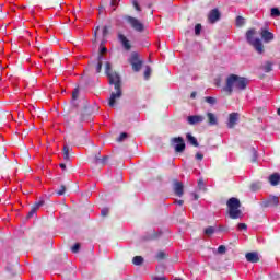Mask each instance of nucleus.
Instances as JSON below:
<instances>
[{
    "label": "nucleus",
    "instance_id": "f257e3e1",
    "mask_svg": "<svg viewBox=\"0 0 280 280\" xmlns=\"http://www.w3.org/2000/svg\"><path fill=\"white\" fill-rule=\"evenodd\" d=\"M105 73L109 80V84L114 85L115 90L109 96L108 106L115 108V106H117V100L121 98L124 95V92L121 91V77L119 73L113 72V67L108 61L105 63Z\"/></svg>",
    "mask_w": 280,
    "mask_h": 280
},
{
    "label": "nucleus",
    "instance_id": "f03ea898",
    "mask_svg": "<svg viewBox=\"0 0 280 280\" xmlns=\"http://www.w3.org/2000/svg\"><path fill=\"white\" fill-rule=\"evenodd\" d=\"M248 86V79L237 74H230L225 79V85L222 88L223 93L233 95V91H246Z\"/></svg>",
    "mask_w": 280,
    "mask_h": 280
},
{
    "label": "nucleus",
    "instance_id": "7ed1b4c3",
    "mask_svg": "<svg viewBox=\"0 0 280 280\" xmlns=\"http://www.w3.org/2000/svg\"><path fill=\"white\" fill-rule=\"evenodd\" d=\"M228 206V215L231 220H242L244 218V213L240 210L242 203L240 199L232 197L226 202Z\"/></svg>",
    "mask_w": 280,
    "mask_h": 280
},
{
    "label": "nucleus",
    "instance_id": "20e7f679",
    "mask_svg": "<svg viewBox=\"0 0 280 280\" xmlns=\"http://www.w3.org/2000/svg\"><path fill=\"white\" fill-rule=\"evenodd\" d=\"M255 34H257L255 28L248 30L246 32V40L249 45L254 47L257 54H264V43H261V39L259 38H254Z\"/></svg>",
    "mask_w": 280,
    "mask_h": 280
},
{
    "label": "nucleus",
    "instance_id": "39448f33",
    "mask_svg": "<svg viewBox=\"0 0 280 280\" xmlns=\"http://www.w3.org/2000/svg\"><path fill=\"white\" fill-rule=\"evenodd\" d=\"M128 62L131 65L132 71H135L136 73H139V71H141V68L143 67V60L139 58V52L137 51L131 52Z\"/></svg>",
    "mask_w": 280,
    "mask_h": 280
},
{
    "label": "nucleus",
    "instance_id": "423d86ee",
    "mask_svg": "<svg viewBox=\"0 0 280 280\" xmlns=\"http://www.w3.org/2000/svg\"><path fill=\"white\" fill-rule=\"evenodd\" d=\"M124 21H126L135 32H143L145 30V26L141 21H139L137 18H132L130 15H125Z\"/></svg>",
    "mask_w": 280,
    "mask_h": 280
},
{
    "label": "nucleus",
    "instance_id": "0eeeda50",
    "mask_svg": "<svg viewBox=\"0 0 280 280\" xmlns=\"http://www.w3.org/2000/svg\"><path fill=\"white\" fill-rule=\"evenodd\" d=\"M80 97V88H75L72 92V102L71 105L65 106V113L68 115H71L72 110H75L78 108V105L75 104V100Z\"/></svg>",
    "mask_w": 280,
    "mask_h": 280
},
{
    "label": "nucleus",
    "instance_id": "6e6552de",
    "mask_svg": "<svg viewBox=\"0 0 280 280\" xmlns=\"http://www.w3.org/2000/svg\"><path fill=\"white\" fill-rule=\"evenodd\" d=\"M261 207H279V197L270 195L267 199L261 202Z\"/></svg>",
    "mask_w": 280,
    "mask_h": 280
},
{
    "label": "nucleus",
    "instance_id": "1a4fd4ad",
    "mask_svg": "<svg viewBox=\"0 0 280 280\" xmlns=\"http://www.w3.org/2000/svg\"><path fill=\"white\" fill-rule=\"evenodd\" d=\"M108 155H105L103 158H100V153H96L93 158H92V163H94V165H101L102 167H104V165H107L108 163Z\"/></svg>",
    "mask_w": 280,
    "mask_h": 280
},
{
    "label": "nucleus",
    "instance_id": "9d476101",
    "mask_svg": "<svg viewBox=\"0 0 280 280\" xmlns=\"http://www.w3.org/2000/svg\"><path fill=\"white\" fill-rule=\"evenodd\" d=\"M118 40H119V43H121V45L126 51H130L132 49V45L130 44V40H128V37H126V35L119 33Z\"/></svg>",
    "mask_w": 280,
    "mask_h": 280
},
{
    "label": "nucleus",
    "instance_id": "9b49d317",
    "mask_svg": "<svg viewBox=\"0 0 280 280\" xmlns=\"http://www.w3.org/2000/svg\"><path fill=\"white\" fill-rule=\"evenodd\" d=\"M237 121H240V114L231 113L229 115L228 128H230V129L235 128V126L237 125Z\"/></svg>",
    "mask_w": 280,
    "mask_h": 280
},
{
    "label": "nucleus",
    "instance_id": "f8f14e48",
    "mask_svg": "<svg viewBox=\"0 0 280 280\" xmlns=\"http://www.w3.org/2000/svg\"><path fill=\"white\" fill-rule=\"evenodd\" d=\"M220 10L218 9H212L209 14H208V21L209 23L213 24V23H218V21L220 20Z\"/></svg>",
    "mask_w": 280,
    "mask_h": 280
},
{
    "label": "nucleus",
    "instance_id": "ddd939ff",
    "mask_svg": "<svg viewBox=\"0 0 280 280\" xmlns=\"http://www.w3.org/2000/svg\"><path fill=\"white\" fill-rule=\"evenodd\" d=\"M202 121H205V116L192 115L187 117L189 126H196V124H202Z\"/></svg>",
    "mask_w": 280,
    "mask_h": 280
},
{
    "label": "nucleus",
    "instance_id": "4468645a",
    "mask_svg": "<svg viewBox=\"0 0 280 280\" xmlns=\"http://www.w3.org/2000/svg\"><path fill=\"white\" fill-rule=\"evenodd\" d=\"M260 36L265 43H270L271 40H275V34L266 28H261Z\"/></svg>",
    "mask_w": 280,
    "mask_h": 280
},
{
    "label": "nucleus",
    "instance_id": "2eb2a0df",
    "mask_svg": "<svg viewBox=\"0 0 280 280\" xmlns=\"http://www.w3.org/2000/svg\"><path fill=\"white\" fill-rule=\"evenodd\" d=\"M245 259L249 264H257L259 261V254L257 252H249L245 254Z\"/></svg>",
    "mask_w": 280,
    "mask_h": 280
},
{
    "label": "nucleus",
    "instance_id": "dca6fc26",
    "mask_svg": "<svg viewBox=\"0 0 280 280\" xmlns=\"http://www.w3.org/2000/svg\"><path fill=\"white\" fill-rule=\"evenodd\" d=\"M62 152H63V161H66V163H69L71 161V152H73V149L66 144L63 145Z\"/></svg>",
    "mask_w": 280,
    "mask_h": 280
},
{
    "label": "nucleus",
    "instance_id": "f3484780",
    "mask_svg": "<svg viewBox=\"0 0 280 280\" xmlns=\"http://www.w3.org/2000/svg\"><path fill=\"white\" fill-rule=\"evenodd\" d=\"M185 148H187V145L185 144V139H183V137H177L176 138V152H185Z\"/></svg>",
    "mask_w": 280,
    "mask_h": 280
},
{
    "label": "nucleus",
    "instance_id": "a211bd4d",
    "mask_svg": "<svg viewBox=\"0 0 280 280\" xmlns=\"http://www.w3.org/2000/svg\"><path fill=\"white\" fill-rule=\"evenodd\" d=\"M207 119H208L209 126H218V116H215V114L208 112Z\"/></svg>",
    "mask_w": 280,
    "mask_h": 280
},
{
    "label": "nucleus",
    "instance_id": "6ab92c4d",
    "mask_svg": "<svg viewBox=\"0 0 280 280\" xmlns=\"http://www.w3.org/2000/svg\"><path fill=\"white\" fill-rule=\"evenodd\" d=\"M16 268H19V264L7 266L8 279H12V277H16Z\"/></svg>",
    "mask_w": 280,
    "mask_h": 280
},
{
    "label": "nucleus",
    "instance_id": "aec40b11",
    "mask_svg": "<svg viewBox=\"0 0 280 280\" xmlns=\"http://www.w3.org/2000/svg\"><path fill=\"white\" fill-rule=\"evenodd\" d=\"M269 183L272 185V187H277L280 183V174L279 173H273L269 176Z\"/></svg>",
    "mask_w": 280,
    "mask_h": 280
},
{
    "label": "nucleus",
    "instance_id": "412c9836",
    "mask_svg": "<svg viewBox=\"0 0 280 280\" xmlns=\"http://www.w3.org/2000/svg\"><path fill=\"white\" fill-rule=\"evenodd\" d=\"M187 142L194 148H199L200 143H198V139L194 137L191 133H186Z\"/></svg>",
    "mask_w": 280,
    "mask_h": 280
},
{
    "label": "nucleus",
    "instance_id": "4be33fe9",
    "mask_svg": "<svg viewBox=\"0 0 280 280\" xmlns=\"http://www.w3.org/2000/svg\"><path fill=\"white\" fill-rule=\"evenodd\" d=\"M272 67H275V62L265 61V63L261 66V69L265 71V73H270V71H272Z\"/></svg>",
    "mask_w": 280,
    "mask_h": 280
},
{
    "label": "nucleus",
    "instance_id": "5701e85b",
    "mask_svg": "<svg viewBox=\"0 0 280 280\" xmlns=\"http://www.w3.org/2000/svg\"><path fill=\"white\" fill-rule=\"evenodd\" d=\"M184 187L185 186H183V183L176 182V196H178L179 198H182L183 194H185Z\"/></svg>",
    "mask_w": 280,
    "mask_h": 280
},
{
    "label": "nucleus",
    "instance_id": "b1692460",
    "mask_svg": "<svg viewBox=\"0 0 280 280\" xmlns=\"http://www.w3.org/2000/svg\"><path fill=\"white\" fill-rule=\"evenodd\" d=\"M203 100L210 106H215V104H218V98H215L213 96H206Z\"/></svg>",
    "mask_w": 280,
    "mask_h": 280
},
{
    "label": "nucleus",
    "instance_id": "393cba45",
    "mask_svg": "<svg viewBox=\"0 0 280 280\" xmlns=\"http://www.w3.org/2000/svg\"><path fill=\"white\" fill-rule=\"evenodd\" d=\"M155 259H158V261H163V259H167V254L164 250H160L155 255Z\"/></svg>",
    "mask_w": 280,
    "mask_h": 280
},
{
    "label": "nucleus",
    "instance_id": "a878e982",
    "mask_svg": "<svg viewBox=\"0 0 280 280\" xmlns=\"http://www.w3.org/2000/svg\"><path fill=\"white\" fill-rule=\"evenodd\" d=\"M133 266H141L143 264V258L141 256H135L132 259Z\"/></svg>",
    "mask_w": 280,
    "mask_h": 280
},
{
    "label": "nucleus",
    "instance_id": "bb28decb",
    "mask_svg": "<svg viewBox=\"0 0 280 280\" xmlns=\"http://www.w3.org/2000/svg\"><path fill=\"white\" fill-rule=\"evenodd\" d=\"M246 20L243 16H237L236 18V27H243V25H245Z\"/></svg>",
    "mask_w": 280,
    "mask_h": 280
},
{
    "label": "nucleus",
    "instance_id": "cd10ccee",
    "mask_svg": "<svg viewBox=\"0 0 280 280\" xmlns=\"http://www.w3.org/2000/svg\"><path fill=\"white\" fill-rule=\"evenodd\" d=\"M44 205H45V200L42 199V200L35 202V203L32 206V208H33L35 211H38V209H40V207H43Z\"/></svg>",
    "mask_w": 280,
    "mask_h": 280
},
{
    "label": "nucleus",
    "instance_id": "c85d7f7f",
    "mask_svg": "<svg viewBox=\"0 0 280 280\" xmlns=\"http://www.w3.org/2000/svg\"><path fill=\"white\" fill-rule=\"evenodd\" d=\"M250 152H252V163H257V149H255V147H252Z\"/></svg>",
    "mask_w": 280,
    "mask_h": 280
},
{
    "label": "nucleus",
    "instance_id": "c756f323",
    "mask_svg": "<svg viewBox=\"0 0 280 280\" xmlns=\"http://www.w3.org/2000/svg\"><path fill=\"white\" fill-rule=\"evenodd\" d=\"M67 191V186L61 185L58 190H56L57 196H65V192Z\"/></svg>",
    "mask_w": 280,
    "mask_h": 280
},
{
    "label": "nucleus",
    "instance_id": "7c9ffc66",
    "mask_svg": "<svg viewBox=\"0 0 280 280\" xmlns=\"http://www.w3.org/2000/svg\"><path fill=\"white\" fill-rule=\"evenodd\" d=\"M150 75H152V68H150V66H147L144 71V79L150 80Z\"/></svg>",
    "mask_w": 280,
    "mask_h": 280
},
{
    "label": "nucleus",
    "instance_id": "2f4dec72",
    "mask_svg": "<svg viewBox=\"0 0 280 280\" xmlns=\"http://www.w3.org/2000/svg\"><path fill=\"white\" fill-rule=\"evenodd\" d=\"M215 233V228L214 226H208L206 230H205V234L206 235H213Z\"/></svg>",
    "mask_w": 280,
    "mask_h": 280
},
{
    "label": "nucleus",
    "instance_id": "473e14b6",
    "mask_svg": "<svg viewBox=\"0 0 280 280\" xmlns=\"http://www.w3.org/2000/svg\"><path fill=\"white\" fill-rule=\"evenodd\" d=\"M252 191H259V189H261V183H254L250 186Z\"/></svg>",
    "mask_w": 280,
    "mask_h": 280
},
{
    "label": "nucleus",
    "instance_id": "72a5a7b5",
    "mask_svg": "<svg viewBox=\"0 0 280 280\" xmlns=\"http://www.w3.org/2000/svg\"><path fill=\"white\" fill-rule=\"evenodd\" d=\"M201 32H202V24H196L195 25V35L200 36Z\"/></svg>",
    "mask_w": 280,
    "mask_h": 280
},
{
    "label": "nucleus",
    "instance_id": "f704fd0d",
    "mask_svg": "<svg viewBox=\"0 0 280 280\" xmlns=\"http://www.w3.org/2000/svg\"><path fill=\"white\" fill-rule=\"evenodd\" d=\"M198 187L200 190L207 191V187L205 186V180L202 178L198 180Z\"/></svg>",
    "mask_w": 280,
    "mask_h": 280
},
{
    "label": "nucleus",
    "instance_id": "c9c22d12",
    "mask_svg": "<svg viewBox=\"0 0 280 280\" xmlns=\"http://www.w3.org/2000/svg\"><path fill=\"white\" fill-rule=\"evenodd\" d=\"M131 3L137 12H141V7L139 5V1L132 0Z\"/></svg>",
    "mask_w": 280,
    "mask_h": 280
},
{
    "label": "nucleus",
    "instance_id": "e433bc0d",
    "mask_svg": "<svg viewBox=\"0 0 280 280\" xmlns=\"http://www.w3.org/2000/svg\"><path fill=\"white\" fill-rule=\"evenodd\" d=\"M237 230L238 231H247L248 230V225H246V223H238L237 224Z\"/></svg>",
    "mask_w": 280,
    "mask_h": 280
},
{
    "label": "nucleus",
    "instance_id": "4c0bfd02",
    "mask_svg": "<svg viewBox=\"0 0 280 280\" xmlns=\"http://www.w3.org/2000/svg\"><path fill=\"white\" fill-rule=\"evenodd\" d=\"M80 243H75L72 247H71V250L72 253H80Z\"/></svg>",
    "mask_w": 280,
    "mask_h": 280
},
{
    "label": "nucleus",
    "instance_id": "58836bf2",
    "mask_svg": "<svg viewBox=\"0 0 280 280\" xmlns=\"http://www.w3.org/2000/svg\"><path fill=\"white\" fill-rule=\"evenodd\" d=\"M36 211L38 210H35L33 207H31V210L30 212L27 213L26 218L30 220V218H34Z\"/></svg>",
    "mask_w": 280,
    "mask_h": 280
},
{
    "label": "nucleus",
    "instance_id": "ea45409f",
    "mask_svg": "<svg viewBox=\"0 0 280 280\" xmlns=\"http://www.w3.org/2000/svg\"><path fill=\"white\" fill-rule=\"evenodd\" d=\"M218 253H219V255H224V253H226V246L220 245L218 247Z\"/></svg>",
    "mask_w": 280,
    "mask_h": 280
},
{
    "label": "nucleus",
    "instance_id": "a19ab883",
    "mask_svg": "<svg viewBox=\"0 0 280 280\" xmlns=\"http://www.w3.org/2000/svg\"><path fill=\"white\" fill-rule=\"evenodd\" d=\"M271 16H280V11L278 8L271 9Z\"/></svg>",
    "mask_w": 280,
    "mask_h": 280
},
{
    "label": "nucleus",
    "instance_id": "79ce46f5",
    "mask_svg": "<svg viewBox=\"0 0 280 280\" xmlns=\"http://www.w3.org/2000/svg\"><path fill=\"white\" fill-rule=\"evenodd\" d=\"M124 139H128V133H126V132L120 133V136L118 137L117 141L121 142V141H124Z\"/></svg>",
    "mask_w": 280,
    "mask_h": 280
},
{
    "label": "nucleus",
    "instance_id": "37998d69",
    "mask_svg": "<svg viewBox=\"0 0 280 280\" xmlns=\"http://www.w3.org/2000/svg\"><path fill=\"white\" fill-rule=\"evenodd\" d=\"M5 159V149L0 148V161H4Z\"/></svg>",
    "mask_w": 280,
    "mask_h": 280
},
{
    "label": "nucleus",
    "instance_id": "c03bdc74",
    "mask_svg": "<svg viewBox=\"0 0 280 280\" xmlns=\"http://www.w3.org/2000/svg\"><path fill=\"white\" fill-rule=\"evenodd\" d=\"M97 32H100V26H96L94 31V38L92 39V43H97Z\"/></svg>",
    "mask_w": 280,
    "mask_h": 280
},
{
    "label": "nucleus",
    "instance_id": "a18cd8bd",
    "mask_svg": "<svg viewBox=\"0 0 280 280\" xmlns=\"http://www.w3.org/2000/svg\"><path fill=\"white\" fill-rule=\"evenodd\" d=\"M108 213H109L108 208H104V209L101 211L102 218H106V215H108Z\"/></svg>",
    "mask_w": 280,
    "mask_h": 280
},
{
    "label": "nucleus",
    "instance_id": "49530a36",
    "mask_svg": "<svg viewBox=\"0 0 280 280\" xmlns=\"http://www.w3.org/2000/svg\"><path fill=\"white\" fill-rule=\"evenodd\" d=\"M195 159H197V161H202L205 159V155L200 152L196 153Z\"/></svg>",
    "mask_w": 280,
    "mask_h": 280
},
{
    "label": "nucleus",
    "instance_id": "de8ad7c7",
    "mask_svg": "<svg viewBox=\"0 0 280 280\" xmlns=\"http://www.w3.org/2000/svg\"><path fill=\"white\" fill-rule=\"evenodd\" d=\"M102 67H103V63L102 62H97V65H96V73H102Z\"/></svg>",
    "mask_w": 280,
    "mask_h": 280
},
{
    "label": "nucleus",
    "instance_id": "09e8293b",
    "mask_svg": "<svg viewBox=\"0 0 280 280\" xmlns=\"http://www.w3.org/2000/svg\"><path fill=\"white\" fill-rule=\"evenodd\" d=\"M108 36V26L103 27V38H106Z\"/></svg>",
    "mask_w": 280,
    "mask_h": 280
},
{
    "label": "nucleus",
    "instance_id": "8fccbe9b",
    "mask_svg": "<svg viewBox=\"0 0 280 280\" xmlns=\"http://www.w3.org/2000/svg\"><path fill=\"white\" fill-rule=\"evenodd\" d=\"M171 145H172V148H174V150H176V137H173L171 139Z\"/></svg>",
    "mask_w": 280,
    "mask_h": 280
},
{
    "label": "nucleus",
    "instance_id": "3c124183",
    "mask_svg": "<svg viewBox=\"0 0 280 280\" xmlns=\"http://www.w3.org/2000/svg\"><path fill=\"white\" fill-rule=\"evenodd\" d=\"M119 1L120 0H110V5L117 8V5H119Z\"/></svg>",
    "mask_w": 280,
    "mask_h": 280
},
{
    "label": "nucleus",
    "instance_id": "603ef678",
    "mask_svg": "<svg viewBox=\"0 0 280 280\" xmlns=\"http://www.w3.org/2000/svg\"><path fill=\"white\" fill-rule=\"evenodd\" d=\"M100 110V106L95 105L93 106V109L91 110V113L95 114Z\"/></svg>",
    "mask_w": 280,
    "mask_h": 280
},
{
    "label": "nucleus",
    "instance_id": "864d4df0",
    "mask_svg": "<svg viewBox=\"0 0 280 280\" xmlns=\"http://www.w3.org/2000/svg\"><path fill=\"white\" fill-rule=\"evenodd\" d=\"M152 280H167L165 277H153Z\"/></svg>",
    "mask_w": 280,
    "mask_h": 280
},
{
    "label": "nucleus",
    "instance_id": "5fc2aeb1",
    "mask_svg": "<svg viewBox=\"0 0 280 280\" xmlns=\"http://www.w3.org/2000/svg\"><path fill=\"white\" fill-rule=\"evenodd\" d=\"M176 205H178L179 207H183V205H185V201L184 200H176Z\"/></svg>",
    "mask_w": 280,
    "mask_h": 280
},
{
    "label": "nucleus",
    "instance_id": "6e6d98bb",
    "mask_svg": "<svg viewBox=\"0 0 280 280\" xmlns=\"http://www.w3.org/2000/svg\"><path fill=\"white\" fill-rule=\"evenodd\" d=\"M108 51V49H106V47H103V48H101V50H100V54L102 55V54H106Z\"/></svg>",
    "mask_w": 280,
    "mask_h": 280
},
{
    "label": "nucleus",
    "instance_id": "4d7b16f0",
    "mask_svg": "<svg viewBox=\"0 0 280 280\" xmlns=\"http://www.w3.org/2000/svg\"><path fill=\"white\" fill-rule=\"evenodd\" d=\"M103 60H104V56L102 54H100L98 57H97V61L102 62Z\"/></svg>",
    "mask_w": 280,
    "mask_h": 280
},
{
    "label": "nucleus",
    "instance_id": "13d9d810",
    "mask_svg": "<svg viewBox=\"0 0 280 280\" xmlns=\"http://www.w3.org/2000/svg\"><path fill=\"white\" fill-rule=\"evenodd\" d=\"M59 167H61V170H67V164L61 163V164H59Z\"/></svg>",
    "mask_w": 280,
    "mask_h": 280
},
{
    "label": "nucleus",
    "instance_id": "bf43d9fd",
    "mask_svg": "<svg viewBox=\"0 0 280 280\" xmlns=\"http://www.w3.org/2000/svg\"><path fill=\"white\" fill-rule=\"evenodd\" d=\"M196 95H197V93H196V92H192V93L190 94L191 100H196Z\"/></svg>",
    "mask_w": 280,
    "mask_h": 280
},
{
    "label": "nucleus",
    "instance_id": "052dcab7",
    "mask_svg": "<svg viewBox=\"0 0 280 280\" xmlns=\"http://www.w3.org/2000/svg\"><path fill=\"white\" fill-rule=\"evenodd\" d=\"M215 86H220V79H215Z\"/></svg>",
    "mask_w": 280,
    "mask_h": 280
},
{
    "label": "nucleus",
    "instance_id": "680f3d73",
    "mask_svg": "<svg viewBox=\"0 0 280 280\" xmlns=\"http://www.w3.org/2000/svg\"><path fill=\"white\" fill-rule=\"evenodd\" d=\"M194 196V200H198V195L197 194H192Z\"/></svg>",
    "mask_w": 280,
    "mask_h": 280
},
{
    "label": "nucleus",
    "instance_id": "e2e57ef3",
    "mask_svg": "<svg viewBox=\"0 0 280 280\" xmlns=\"http://www.w3.org/2000/svg\"><path fill=\"white\" fill-rule=\"evenodd\" d=\"M185 213V208L180 209V215H183Z\"/></svg>",
    "mask_w": 280,
    "mask_h": 280
},
{
    "label": "nucleus",
    "instance_id": "0e129e2a",
    "mask_svg": "<svg viewBox=\"0 0 280 280\" xmlns=\"http://www.w3.org/2000/svg\"><path fill=\"white\" fill-rule=\"evenodd\" d=\"M173 187L176 189V180H173Z\"/></svg>",
    "mask_w": 280,
    "mask_h": 280
},
{
    "label": "nucleus",
    "instance_id": "69168bd1",
    "mask_svg": "<svg viewBox=\"0 0 280 280\" xmlns=\"http://www.w3.org/2000/svg\"><path fill=\"white\" fill-rule=\"evenodd\" d=\"M102 10H104V7H100V11L102 12Z\"/></svg>",
    "mask_w": 280,
    "mask_h": 280
},
{
    "label": "nucleus",
    "instance_id": "338daca9",
    "mask_svg": "<svg viewBox=\"0 0 280 280\" xmlns=\"http://www.w3.org/2000/svg\"><path fill=\"white\" fill-rule=\"evenodd\" d=\"M278 115L280 116V107L278 108Z\"/></svg>",
    "mask_w": 280,
    "mask_h": 280
},
{
    "label": "nucleus",
    "instance_id": "774afa93",
    "mask_svg": "<svg viewBox=\"0 0 280 280\" xmlns=\"http://www.w3.org/2000/svg\"><path fill=\"white\" fill-rule=\"evenodd\" d=\"M8 117H9V118H10V117H12V114H9V116H8Z\"/></svg>",
    "mask_w": 280,
    "mask_h": 280
}]
</instances>
